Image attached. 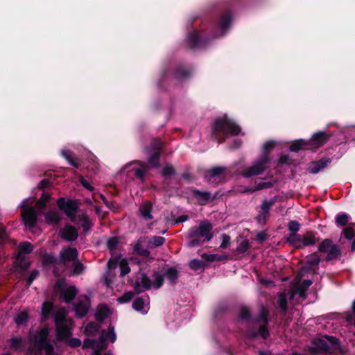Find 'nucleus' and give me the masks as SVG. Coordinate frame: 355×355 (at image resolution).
Listing matches in <instances>:
<instances>
[{"mask_svg":"<svg viewBox=\"0 0 355 355\" xmlns=\"http://www.w3.org/2000/svg\"><path fill=\"white\" fill-rule=\"evenodd\" d=\"M116 339V335L114 331V327L110 326L107 331H103L101 336L98 341H94L90 339H86L83 343V347H90L93 349L95 355H101V352L107 347V342L114 343ZM105 355H112L111 353Z\"/></svg>","mask_w":355,"mask_h":355,"instance_id":"f257e3e1","label":"nucleus"},{"mask_svg":"<svg viewBox=\"0 0 355 355\" xmlns=\"http://www.w3.org/2000/svg\"><path fill=\"white\" fill-rule=\"evenodd\" d=\"M57 338L67 339L71 335L73 322L71 319L67 318V311L64 309H59L55 316Z\"/></svg>","mask_w":355,"mask_h":355,"instance_id":"f03ea898","label":"nucleus"},{"mask_svg":"<svg viewBox=\"0 0 355 355\" xmlns=\"http://www.w3.org/2000/svg\"><path fill=\"white\" fill-rule=\"evenodd\" d=\"M213 129L215 133L221 131L232 135H238L241 131V128L237 125L226 117L216 120Z\"/></svg>","mask_w":355,"mask_h":355,"instance_id":"7ed1b4c3","label":"nucleus"},{"mask_svg":"<svg viewBox=\"0 0 355 355\" xmlns=\"http://www.w3.org/2000/svg\"><path fill=\"white\" fill-rule=\"evenodd\" d=\"M49 334V329L48 328H43L39 332V334L31 340L37 345L40 347L43 348L46 351V355H57L53 352V346L49 344L47 340V337Z\"/></svg>","mask_w":355,"mask_h":355,"instance_id":"20e7f679","label":"nucleus"},{"mask_svg":"<svg viewBox=\"0 0 355 355\" xmlns=\"http://www.w3.org/2000/svg\"><path fill=\"white\" fill-rule=\"evenodd\" d=\"M212 225L208 221H202L197 228H193L189 233L191 238H196L198 236L205 237L207 241H210L213 237L211 233Z\"/></svg>","mask_w":355,"mask_h":355,"instance_id":"39448f33","label":"nucleus"},{"mask_svg":"<svg viewBox=\"0 0 355 355\" xmlns=\"http://www.w3.org/2000/svg\"><path fill=\"white\" fill-rule=\"evenodd\" d=\"M28 200H25L21 202V216L25 225L33 227L36 223L37 216L35 209L28 207Z\"/></svg>","mask_w":355,"mask_h":355,"instance_id":"423d86ee","label":"nucleus"},{"mask_svg":"<svg viewBox=\"0 0 355 355\" xmlns=\"http://www.w3.org/2000/svg\"><path fill=\"white\" fill-rule=\"evenodd\" d=\"M318 251L327 255L328 260L334 259L340 254V250L337 245L333 244L329 239H324L318 246Z\"/></svg>","mask_w":355,"mask_h":355,"instance_id":"0eeeda50","label":"nucleus"},{"mask_svg":"<svg viewBox=\"0 0 355 355\" xmlns=\"http://www.w3.org/2000/svg\"><path fill=\"white\" fill-rule=\"evenodd\" d=\"M55 290L60 294L67 302L71 301L77 294V290L74 286H67L63 281H59L56 284Z\"/></svg>","mask_w":355,"mask_h":355,"instance_id":"6e6552de","label":"nucleus"},{"mask_svg":"<svg viewBox=\"0 0 355 355\" xmlns=\"http://www.w3.org/2000/svg\"><path fill=\"white\" fill-rule=\"evenodd\" d=\"M58 205L61 210L65 212L72 221L75 220L76 205L74 202L71 200L65 202L64 198H60L58 200Z\"/></svg>","mask_w":355,"mask_h":355,"instance_id":"1a4fd4ad","label":"nucleus"},{"mask_svg":"<svg viewBox=\"0 0 355 355\" xmlns=\"http://www.w3.org/2000/svg\"><path fill=\"white\" fill-rule=\"evenodd\" d=\"M109 268H114L117 266L121 267V275L124 276L130 271L126 260L121 255L116 256L110 259L107 263Z\"/></svg>","mask_w":355,"mask_h":355,"instance_id":"9d476101","label":"nucleus"},{"mask_svg":"<svg viewBox=\"0 0 355 355\" xmlns=\"http://www.w3.org/2000/svg\"><path fill=\"white\" fill-rule=\"evenodd\" d=\"M267 159L264 158L261 162L256 163L253 166L246 168L242 173V175L246 178L257 175L262 173L266 169Z\"/></svg>","mask_w":355,"mask_h":355,"instance_id":"9b49d317","label":"nucleus"},{"mask_svg":"<svg viewBox=\"0 0 355 355\" xmlns=\"http://www.w3.org/2000/svg\"><path fill=\"white\" fill-rule=\"evenodd\" d=\"M77 257V250L75 248L71 247L64 248L60 254V259L64 264L76 261Z\"/></svg>","mask_w":355,"mask_h":355,"instance_id":"f8f14e48","label":"nucleus"},{"mask_svg":"<svg viewBox=\"0 0 355 355\" xmlns=\"http://www.w3.org/2000/svg\"><path fill=\"white\" fill-rule=\"evenodd\" d=\"M89 298L85 295L82 296L79 301L75 305L74 310L76 312V315L80 318L85 316L89 310Z\"/></svg>","mask_w":355,"mask_h":355,"instance_id":"ddd939ff","label":"nucleus"},{"mask_svg":"<svg viewBox=\"0 0 355 355\" xmlns=\"http://www.w3.org/2000/svg\"><path fill=\"white\" fill-rule=\"evenodd\" d=\"M146 238H140L133 245V250L135 253L147 257L149 255V252L147 249Z\"/></svg>","mask_w":355,"mask_h":355,"instance_id":"4468645a","label":"nucleus"},{"mask_svg":"<svg viewBox=\"0 0 355 355\" xmlns=\"http://www.w3.org/2000/svg\"><path fill=\"white\" fill-rule=\"evenodd\" d=\"M135 286L137 293L143 292L150 288V281L146 275L141 274L139 277L135 282Z\"/></svg>","mask_w":355,"mask_h":355,"instance_id":"2eb2a0df","label":"nucleus"},{"mask_svg":"<svg viewBox=\"0 0 355 355\" xmlns=\"http://www.w3.org/2000/svg\"><path fill=\"white\" fill-rule=\"evenodd\" d=\"M60 234L67 241H74L78 237V231L74 227L67 225L60 231Z\"/></svg>","mask_w":355,"mask_h":355,"instance_id":"dca6fc26","label":"nucleus"},{"mask_svg":"<svg viewBox=\"0 0 355 355\" xmlns=\"http://www.w3.org/2000/svg\"><path fill=\"white\" fill-rule=\"evenodd\" d=\"M329 162V159H322L318 162H312L308 168L309 172L313 174L318 173L322 168L326 167Z\"/></svg>","mask_w":355,"mask_h":355,"instance_id":"f3484780","label":"nucleus"},{"mask_svg":"<svg viewBox=\"0 0 355 355\" xmlns=\"http://www.w3.org/2000/svg\"><path fill=\"white\" fill-rule=\"evenodd\" d=\"M312 284L310 280L304 281L302 286H297L295 291H292L289 294V300H292L295 294H298L302 299L305 298V290L309 288Z\"/></svg>","mask_w":355,"mask_h":355,"instance_id":"a211bd4d","label":"nucleus"},{"mask_svg":"<svg viewBox=\"0 0 355 355\" xmlns=\"http://www.w3.org/2000/svg\"><path fill=\"white\" fill-rule=\"evenodd\" d=\"M132 306L137 311L141 312V313H146L149 309L148 300H144L142 298H137L133 304Z\"/></svg>","mask_w":355,"mask_h":355,"instance_id":"6ab92c4d","label":"nucleus"},{"mask_svg":"<svg viewBox=\"0 0 355 355\" xmlns=\"http://www.w3.org/2000/svg\"><path fill=\"white\" fill-rule=\"evenodd\" d=\"M315 234L308 232L302 236V248L304 246L313 245L318 239L315 236Z\"/></svg>","mask_w":355,"mask_h":355,"instance_id":"aec40b11","label":"nucleus"},{"mask_svg":"<svg viewBox=\"0 0 355 355\" xmlns=\"http://www.w3.org/2000/svg\"><path fill=\"white\" fill-rule=\"evenodd\" d=\"M151 210H152V205L149 202H144L141 205L140 209H139L141 216L144 219H147V220H150V219L153 218V216L150 214Z\"/></svg>","mask_w":355,"mask_h":355,"instance_id":"412c9836","label":"nucleus"},{"mask_svg":"<svg viewBox=\"0 0 355 355\" xmlns=\"http://www.w3.org/2000/svg\"><path fill=\"white\" fill-rule=\"evenodd\" d=\"M327 138L328 137L324 132H320L312 137L311 141L313 145L318 147L322 145L327 140Z\"/></svg>","mask_w":355,"mask_h":355,"instance_id":"4be33fe9","label":"nucleus"},{"mask_svg":"<svg viewBox=\"0 0 355 355\" xmlns=\"http://www.w3.org/2000/svg\"><path fill=\"white\" fill-rule=\"evenodd\" d=\"M287 241L295 248H302V236L297 233H291L287 237Z\"/></svg>","mask_w":355,"mask_h":355,"instance_id":"5701e85b","label":"nucleus"},{"mask_svg":"<svg viewBox=\"0 0 355 355\" xmlns=\"http://www.w3.org/2000/svg\"><path fill=\"white\" fill-rule=\"evenodd\" d=\"M225 171V168L223 167L215 166L207 171L206 177L209 181H211L212 178L222 174Z\"/></svg>","mask_w":355,"mask_h":355,"instance_id":"b1692460","label":"nucleus"},{"mask_svg":"<svg viewBox=\"0 0 355 355\" xmlns=\"http://www.w3.org/2000/svg\"><path fill=\"white\" fill-rule=\"evenodd\" d=\"M165 239L162 236H154L150 239L146 238L148 248H155L162 245Z\"/></svg>","mask_w":355,"mask_h":355,"instance_id":"393cba45","label":"nucleus"},{"mask_svg":"<svg viewBox=\"0 0 355 355\" xmlns=\"http://www.w3.org/2000/svg\"><path fill=\"white\" fill-rule=\"evenodd\" d=\"M109 314L110 309L106 306H100L97 309L96 316L98 320H103Z\"/></svg>","mask_w":355,"mask_h":355,"instance_id":"a878e982","label":"nucleus"},{"mask_svg":"<svg viewBox=\"0 0 355 355\" xmlns=\"http://www.w3.org/2000/svg\"><path fill=\"white\" fill-rule=\"evenodd\" d=\"M28 319V314L26 311L18 313L15 317V323L18 326L24 324Z\"/></svg>","mask_w":355,"mask_h":355,"instance_id":"bb28decb","label":"nucleus"},{"mask_svg":"<svg viewBox=\"0 0 355 355\" xmlns=\"http://www.w3.org/2000/svg\"><path fill=\"white\" fill-rule=\"evenodd\" d=\"M60 220V218L57 211H49L46 214V220L49 224L57 223Z\"/></svg>","mask_w":355,"mask_h":355,"instance_id":"cd10ccee","label":"nucleus"},{"mask_svg":"<svg viewBox=\"0 0 355 355\" xmlns=\"http://www.w3.org/2000/svg\"><path fill=\"white\" fill-rule=\"evenodd\" d=\"M19 254L29 253L33 250L32 245L28 242H24L19 245Z\"/></svg>","mask_w":355,"mask_h":355,"instance_id":"c85d7f7f","label":"nucleus"},{"mask_svg":"<svg viewBox=\"0 0 355 355\" xmlns=\"http://www.w3.org/2000/svg\"><path fill=\"white\" fill-rule=\"evenodd\" d=\"M80 224L85 231H88L92 226V223L89 218L83 214L80 219Z\"/></svg>","mask_w":355,"mask_h":355,"instance_id":"c756f323","label":"nucleus"},{"mask_svg":"<svg viewBox=\"0 0 355 355\" xmlns=\"http://www.w3.org/2000/svg\"><path fill=\"white\" fill-rule=\"evenodd\" d=\"M274 204V201H264L261 207V215L263 217L268 214L269 209Z\"/></svg>","mask_w":355,"mask_h":355,"instance_id":"7c9ffc66","label":"nucleus"},{"mask_svg":"<svg viewBox=\"0 0 355 355\" xmlns=\"http://www.w3.org/2000/svg\"><path fill=\"white\" fill-rule=\"evenodd\" d=\"M300 228V224L296 220H291L288 223V230L291 233H297Z\"/></svg>","mask_w":355,"mask_h":355,"instance_id":"2f4dec72","label":"nucleus"},{"mask_svg":"<svg viewBox=\"0 0 355 355\" xmlns=\"http://www.w3.org/2000/svg\"><path fill=\"white\" fill-rule=\"evenodd\" d=\"M320 261V258L317 254H311L307 257V263L311 268L314 266L318 265Z\"/></svg>","mask_w":355,"mask_h":355,"instance_id":"473e14b6","label":"nucleus"},{"mask_svg":"<svg viewBox=\"0 0 355 355\" xmlns=\"http://www.w3.org/2000/svg\"><path fill=\"white\" fill-rule=\"evenodd\" d=\"M98 329V327L95 323H89L85 327V333L88 336L93 335L96 331H97Z\"/></svg>","mask_w":355,"mask_h":355,"instance_id":"72a5a7b5","label":"nucleus"},{"mask_svg":"<svg viewBox=\"0 0 355 355\" xmlns=\"http://www.w3.org/2000/svg\"><path fill=\"white\" fill-rule=\"evenodd\" d=\"M316 347L315 349L317 350H321V351H326L329 349V346L327 344L322 340L318 339L314 341Z\"/></svg>","mask_w":355,"mask_h":355,"instance_id":"f704fd0d","label":"nucleus"},{"mask_svg":"<svg viewBox=\"0 0 355 355\" xmlns=\"http://www.w3.org/2000/svg\"><path fill=\"white\" fill-rule=\"evenodd\" d=\"M348 218H349L348 215H347L346 214H343L337 216L336 218V221L338 225L343 226L347 223Z\"/></svg>","mask_w":355,"mask_h":355,"instance_id":"c9c22d12","label":"nucleus"},{"mask_svg":"<svg viewBox=\"0 0 355 355\" xmlns=\"http://www.w3.org/2000/svg\"><path fill=\"white\" fill-rule=\"evenodd\" d=\"M62 155L68 160V162L74 166H78V163L75 159L72 157L71 153L68 150H62Z\"/></svg>","mask_w":355,"mask_h":355,"instance_id":"e433bc0d","label":"nucleus"},{"mask_svg":"<svg viewBox=\"0 0 355 355\" xmlns=\"http://www.w3.org/2000/svg\"><path fill=\"white\" fill-rule=\"evenodd\" d=\"M52 309V304L50 302H44L42 305V315L45 318L50 313Z\"/></svg>","mask_w":355,"mask_h":355,"instance_id":"4c0bfd02","label":"nucleus"},{"mask_svg":"<svg viewBox=\"0 0 355 355\" xmlns=\"http://www.w3.org/2000/svg\"><path fill=\"white\" fill-rule=\"evenodd\" d=\"M355 232L354 226H349L344 229L343 233L347 239H352L354 237V234Z\"/></svg>","mask_w":355,"mask_h":355,"instance_id":"58836bf2","label":"nucleus"},{"mask_svg":"<svg viewBox=\"0 0 355 355\" xmlns=\"http://www.w3.org/2000/svg\"><path fill=\"white\" fill-rule=\"evenodd\" d=\"M222 242L220 244V248L223 249L227 248L230 245V236L223 234L221 235Z\"/></svg>","mask_w":355,"mask_h":355,"instance_id":"ea45409f","label":"nucleus"},{"mask_svg":"<svg viewBox=\"0 0 355 355\" xmlns=\"http://www.w3.org/2000/svg\"><path fill=\"white\" fill-rule=\"evenodd\" d=\"M204 263L202 261L193 259L190 261L189 266L193 270H198L203 268Z\"/></svg>","mask_w":355,"mask_h":355,"instance_id":"a19ab883","label":"nucleus"},{"mask_svg":"<svg viewBox=\"0 0 355 355\" xmlns=\"http://www.w3.org/2000/svg\"><path fill=\"white\" fill-rule=\"evenodd\" d=\"M133 297V293L132 292L125 293L121 297L118 298V301L120 303H125L129 302Z\"/></svg>","mask_w":355,"mask_h":355,"instance_id":"79ce46f5","label":"nucleus"},{"mask_svg":"<svg viewBox=\"0 0 355 355\" xmlns=\"http://www.w3.org/2000/svg\"><path fill=\"white\" fill-rule=\"evenodd\" d=\"M304 141L303 140H298L293 143L291 146V151H297L300 150L304 145Z\"/></svg>","mask_w":355,"mask_h":355,"instance_id":"37998d69","label":"nucleus"},{"mask_svg":"<svg viewBox=\"0 0 355 355\" xmlns=\"http://www.w3.org/2000/svg\"><path fill=\"white\" fill-rule=\"evenodd\" d=\"M84 270L83 265L80 261H75L73 263V273L76 275L80 274Z\"/></svg>","mask_w":355,"mask_h":355,"instance_id":"c03bdc74","label":"nucleus"},{"mask_svg":"<svg viewBox=\"0 0 355 355\" xmlns=\"http://www.w3.org/2000/svg\"><path fill=\"white\" fill-rule=\"evenodd\" d=\"M50 196L49 194H43L42 196L40 198V200L37 202V207L38 208H42L44 206L46 202L49 200Z\"/></svg>","mask_w":355,"mask_h":355,"instance_id":"a18cd8bd","label":"nucleus"},{"mask_svg":"<svg viewBox=\"0 0 355 355\" xmlns=\"http://www.w3.org/2000/svg\"><path fill=\"white\" fill-rule=\"evenodd\" d=\"M166 277L172 282L175 281L178 277V272L173 268L169 269L166 272Z\"/></svg>","mask_w":355,"mask_h":355,"instance_id":"49530a36","label":"nucleus"},{"mask_svg":"<svg viewBox=\"0 0 355 355\" xmlns=\"http://www.w3.org/2000/svg\"><path fill=\"white\" fill-rule=\"evenodd\" d=\"M119 241L116 238H111L107 242V245L110 250H114L118 245Z\"/></svg>","mask_w":355,"mask_h":355,"instance_id":"de8ad7c7","label":"nucleus"},{"mask_svg":"<svg viewBox=\"0 0 355 355\" xmlns=\"http://www.w3.org/2000/svg\"><path fill=\"white\" fill-rule=\"evenodd\" d=\"M21 344V339L19 338H14L10 340V345L12 348L18 349Z\"/></svg>","mask_w":355,"mask_h":355,"instance_id":"09e8293b","label":"nucleus"},{"mask_svg":"<svg viewBox=\"0 0 355 355\" xmlns=\"http://www.w3.org/2000/svg\"><path fill=\"white\" fill-rule=\"evenodd\" d=\"M154 277H155V288H158L163 284V281H164L163 277L161 275H159V273H155L154 275Z\"/></svg>","mask_w":355,"mask_h":355,"instance_id":"8fccbe9b","label":"nucleus"},{"mask_svg":"<svg viewBox=\"0 0 355 355\" xmlns=\"http://www.w3.org/2000/svg\"><path fill=\"white\" fill-rule=\"evenodd\" d=\"M249 248L248 242L245 240H243L239 245L237 248V250L240 252H245Z\"/></svg>","mask_w":355,"mask_h":355,"instance_id":"3c124183","label":"nucleus"},{"mask_svg":"<svg viewBox=\"0 0 355 355\" xmlns=\"http://www.w3.org/2000/svg\"><path fill=\"white\" fill-rule=\"evenodd\" d=\"M268 334V332L266 328L264 326H263V327H261L259 329V332L258 333H255L253 336H257L259 335L262 338H266L267 337Z\"/></svg>","mask_w":355,"mask_h":355,"instance_id":"603ef678","label":"nucleus"},{"mask_svg":"<svg viewBox=\"0 0 355 355\" xmlns=\"http://www.w3.org/2000/svg\"><path fill=\"white\" fill-rule=\"evenodd\" d=\"M279 304L282 309L286 308V300L284 294H280L279 296Z\"/></svg>","mask_w":355,"mask_h":355,"instance_id":"864d4df0","label":"nucleus"},{"mask_svg":"<svg viewBox=\"0 0 355 355\" xmlns=\"http://www.w3.org/2000/svg\"><path fill=\"white\" fill-rule=\"evenodd\" d=\"M197 196L200 200L201 201H207L210 198V195L208 193H200L198 192Z\"/></svg>","mask_w":355,"mask_h":355,"instance_id":"5fc2aeb1","label":"nucleus"},{"mask_svg":"<svg viewBox=\"0 0 355 355\" xmlns=\"http://www.w3.org/2000/svg\"><path fill=\"white\" fill-rule=\"evenodd\" d=\"M81 344V340L78 338H72L69 340V345L72 347H76L80 346Z\"/></svg>","mask_w":355,"mask_h":355,"instance_id":"6e6d98bb","label":"nucleus"},{"mask_svg":"<svg viewBox=\"0 0 355 355\" xmlns=\"http://www.w3.org/2000/svg\"><path fill=\"white\" fill-rule=\"evenodd\" d=\"M157 159H158V153H155L153 156L150 159L149 163L153 166H156L157 165Z\"/></svg>","mask_w":355,"mask_h":355,"instance_id":"4d7b16f0","label":"nucleus"},{"mask_svg":"<svg viewBox=\"0 0 355 355\" xmlns=\"http://www.w3.org/2000/svg\"><path fill=\"white\" fill-rule=\"evenodd\" d=\"M173 172V168L172 166H166L162 171L164 175H170Z\"/></svg>","mask_w":355,"mask_h":355,"instance_id":"13d9d810","label":"nucleus"},{"mask_svg":"<svg viewBox=\"0 0 355 355\" xmlns=\"http://www.w3.org/2000/svg\"><path fill=\"white\" fill-rule=\"evenodd\" d=\"M266 237L267 234L264 232H260L257 235V240L261 243L263 242L266 239Z\"/></svg>","mask_w":355,"mask_h":355,"instance_id":"bf43d9fd","label":"nucleus"},{"mask_svg":"<svg viewBox=\"0 0 355 355\" xmlns=\"http://www.w3.org/2000/svg\"><path fill=\"white\" fill-rule=\"evenodd\" d=\"M38 272L37 270H34L31 274L30 277H28V285H31L33 279L37 276Z\"/></svg>","mask_w":355,"mask_h":355,"instance_id":"052dcab7","label":"nucleus"},{"mask_svg":"<svg viewBox=\"0 0 355 355\" xmlns=\"http://www.w3.org/2000/svg\"><path fill=\"white\" fill-rule=\"evenodd\" d=\"M271 186H272V184L269 182H263V183H261V184H259V185H257V189H265V188H268Z\"/></svg>","mask_w":355,"mask_h":355,"instance_id":"680f3d73","label":"nucleus"},{"mask_svg":"<svg viewBox=\"0 0 355 355\" xmlns=\"http://www.w3.org/2000/svg\"><path fill=\"white\" fill-rule=\"evenodd\" d=\"M329 341L333 345V347L336 349L337 348V346L338 345V340H336V338H328Z\"/></svg>","mask_w":355,"mask_h":355,"instance_id":"e2e57ef3","label":"nucleus"},{"mask_svg":"<svg viewBox=\"0 0 355 355\" xmlns=\"http://www.w3.org/2000/svg\"><path fill=\"white\" fill-rule=\"evenodd\" d=\"M274 145H275L274 142L270 141L266 142L264 144L263 147L267 150L268 149L272 148L274 146Z\"/></svg>","mask_w":355,"mask_h":355,"instance_id":"0e129e2a","label":"nucleus"},{"mask_svg":"<svg viewBox=\"0 0 355 355\" xmlns=\"http://www.w3.org/2000/svg\"><path fill=\"white\" fill-rule=\"evenodd\" d=\"M81 183L87 189H89V190L92 189V187L85 180L82 179L81 180Z\"/></svg>","mask_w":355,"mask_h":355,"instance_id":"69168bd1","label":"nucleus"},{"mask_svg":"<svg viewBox=\"0 0 355 355\" xmlns=\"http://www.w3.org/2000/svg\"><path fill=\"white\" fill-rule=\"evenodd\" d=\"M198 243H199V241H196V240H194V239H193V240H191V241L189 242V245L190 246H195V245H197Z\"/></svg>","mask_w":355,"mask_h":355,"instance_id":"338daca9","label":"nucleus"},{"mask_svg":"<svg viewBox=\"0 0 355 355\" xmlns=\"http://www.w3.org/2000/svg\"><path fill=\"white\" fill-rule=\"evenodd\" d=\"M144 171L138 170L136 171V175L138 177H142Z\"/></svg>","mask_w":355,"mask_h":355,"instance_id":"774afa93","label":"nucleus"}]
</instances>
